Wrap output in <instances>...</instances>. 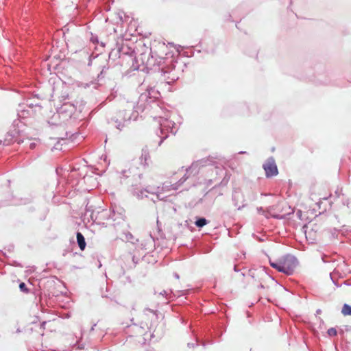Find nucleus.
Masks as SVG:
<instances>
[{
    "label": "nucleus",
    "instance_id": "ddd939ff",
    "mask_svg": "<svg viewBox=\"0 0 351 351\" xmlns=\"http://www.w3.org/2000/svg\"><path fill=\"white\" fill-rule=\"evenodd\" d=\"M19 289H21V291H23L24 293H28V291H29L28 289L26 287V285L24 282H21L19 285Z\"/></svg>",
    "mask_w": 351,
    "mask_h": 351
},
{
    "label": "nucleus",
    "instance_id": "2eb2a0df",
    "mask_svg": "<svg viewBox=\"0 0 351 351\" xmlns=\"http://www.w3.org/2000/svg\"><path fill=\"white\" fill-rule=\"evenodd\" d=\"M274 217H278V215H274Z\"/></svg>",
    "mask_w": 351,
    "mask_h": 351
},
{
    "label": "nucleus",
    "instance_id": "7ed1b4c3",
    "mask_svg": "<svg viewBox=\"0 0 351 351\" xmlns=\"http://www.w3.org/2000/svg\"><path fill=\"white\" fill-rule=\"evenodd\" d=\"M244 282L247 285L258 286L261 284L259 274H256V271H250L246 275H243Z\"/></svg>",
    "mask_w": 351,
    "mask_h": 351
},
{
    "label": "nucleus",
    "instance_id": "20e7f679",
    "mask_svg": "<svg viewBox=\"0 0 351 351\" xmlns=\"http://www.w3.org/2000/svg\"><path fill=\"white\" fill-rule=\"evenodd\" d=\"M304 232L306 234V237L310 239L311 240H315L317 237V231L319 229V226L316 223H309L308 225H305Z\"/></svg>",
    "mask_w": 351,
    "mask_h": 351
},
{
    "label": "nucleus",
    "instance_id": "9b49d317",
    "mask_svg": "<svg viewBox=\"0 0 351 351\" xmlns=\"http://www.w3.org/2000/svg\"><path fill=\"white\" fill-rule=\"evenodd\" d=\"M27 115H30L29 111L28 110H23L19 114V116L21 118H24Z\"/></svg>",
    "mask_w": 351,
    "mask_h": 351
},
{
    "label": "nucleus",
    "instance_id": "1a4fd4ad",
    "mask_svg": "<svg viewBox=\"0 0 351 351\" xmlns=\"http://www.w3.org/2000/svg\"><path fill=\"white\" fill-rule=\"evenodd\" d=\"M341 313L344 316L351 315V306L344 304L341 309Z\"/></svg>",
    "mask_w": 351,
    "mask_h": 351
},
{
    "label": "nucleus",
    "instance_id": "39448f33",
    "mask_svg": "<svg viewBox=\"0 0 351 351\" xmlns=\"http://www.w3.org/2000/svg\"><path fill=\"white\" fill-rule=\"evenodd\" d=\"M298 266L297 258L292 255H287V276L292 274Z\"/></svg>",
    "mask_w": 351,
    "mask_h": 351
},
{
    "label": "nucleus",
    "instance_id": "4468645a",
    "mask_svg": "<svg viewBox=\"0 0 351 351\" xmlns=\"http://www.w3.org/2000/svg\"><path fill=\"white\" fill-rule=\"evenodd\" d=\"M300 214H301V211H300V210H299V211L298 212V216H300Z\"/></svg>",
    "mask_w": 351,
    "mask_h": 351
},
{
    "label": "nucleus",
    "instance_id": "423d86ee",
    "mask_svg": "<svg viewBox=\"0 0 351 351\" xmlns=\"http://www.w3.org/2000/svg\"><path fill=\"white\" fill-rule=\"evenodd\" d=\"M270 265L276 269L278 271L285 273V265L284 262L282 261L278 260H269Z\"/></svg>",
    "mask_w": 351,
    "mask_h": 351
},
{
    "label": "nucleus",
    "instance_id": "0eeeda50",
    "mask_svg": "<svg viewBox=\"0 0 351 351\" xmlns=\"http://www.w3.org/2000/svg\"><path fill=\"white\" fill-rule=\"evenodd\" d=\"M150 158L151 157H150L149 152L147 149H145V150L143 149L141 156L140 157L141 163L143 166H148L149 161L150 160Z\"/></svg>",
    "mask_w": 351,
    "mask_h": 351
},
{
    "label": "nucleus",
    "instance_id": "f03ea898",
    "mask_svg": "<svg viewBox=\"0 0 351 351\" xmlns=\"http://www.w3.org/2000/svg\"><path fill=\"white\" fill-rule=\"evenodd\" d=\"M263 169L267 177H271L277 175L278 169L276 162L273 158H269L263 164Z\"/></svg>",
    "mask_w": 351,
    "mask_h": 351
},
{
    "label": "nucleus",
    "instance_id": "f8f14e48",
    "mask_svg": "<svg viewBox=\"0 0 351 351\" xmlns=\"http://www.w3.org/2000/svg\"><path fill=\"white\" fill-rule=\"evenodd\" d=\"M327 333L329 336H336L337 332L335 328H330L328 330Z\"/></svg>",
    "mask_w": 351,
    "mask_h": 351
},
{
    "label": "nucleus",
    "instance_id": "9d476101",
    "mask_svg": "<svg viewBox=\"0 0 351 351\" xmlns=\"http://www.w3.org/2000/svg\"><path fill=\"white\" fill-rule=\"evenodd\" d=\"M207 224V220L205 218H200L195 221V225L197 227H203Z\"/></svg>",
    "mask_w": 351,
    "mask_h": 351
},
{
    "label": "nucleus",
    "instance_id": "f257e3e1",
    "mask_svg": "<svg viewBox=\"0 0 351 351\" xmlns=\"http://www.w3.org/2000/svg\"><path fill=\"white\" fill-rule=\"evenodd\" d=\"M23 126V123L19 119L14 120L10 129L5 135L3 144L8 145L12 142L17 141L18 138L23 132L21 130Z\"/></svg>",
    "mask_w": 351,
    "mask_h": 351
},
{
    "label": "nucleus",
    "instance_id": "6e6552de",
    "mask_svg": "<svg viewBox=\"0 0 351 351\" xmlns=\"http://www.w3.org/2000/svg\"><path fill=\"white\" fill-rule=\"evenodd\" d=\"M77 241L81 250H84L86 247V242L84 236L80 232L77 233Z\"/></svg>",
    "mask_w": 351,
    "mask_h": 351
}]
</instances>
